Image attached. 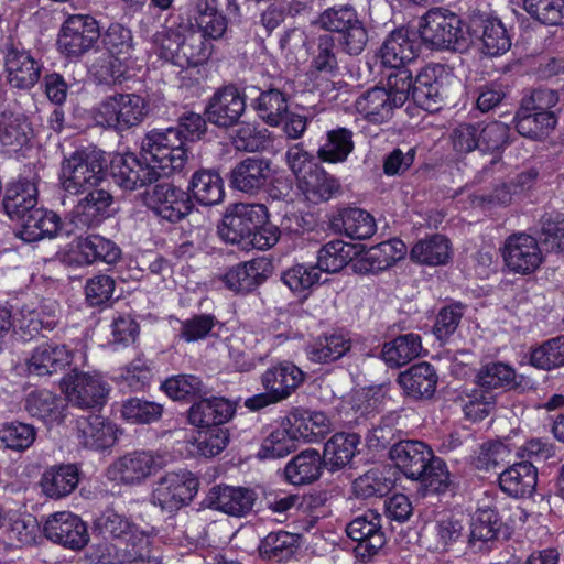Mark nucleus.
<instances>
[{"label": "nucleus", "instance_id": "obj_61", "mask_svg": "<svg viewBox=\"0 0 564 564\" xmlns=\"http://www.w3.org/2000/svg\"><path fill=\"white\" fill-rule=\"evenodd\" d=\"M530 361L532 366L544 370L564 366V335L551 338L533 349Z\"/></svg>", "mask_w": 564, "mask_h": 564}, {"label": "nucleus", "instance_id": "obj_44", "mask_svg": "<svg viewBox=\"0 0 564 564\" xmlns=\"http://www.w3.org/2000/svg\"><path fill=\"white\" fill-rule=\"evenodd\" d=\"M80 263L91 264L97 261L113 264L121 259V249L116 242L99 235H89L77 239Z\"/></svg>", "mask_w": 564, "mask_h": 564}, {"label": "nucleus", "instance_id": "obj_5", "mask_svg": "<svg viewBox=\"0 0 564 564\" xmlns=\"http://www.w3.org/2000/svg\"><path fill=\"white\" fill-rule=\"evenodd\" d=\"M149 105L138 94H113L105 97L93 110L97 126L124 132L139 126L147 117Z\"/></svg>", "mask_w": 564, "mask_h": 564}, {"label": "nucleus", "instance_id": "obj_11", "mask_svg": "<svg viewBox=\"0 0 564 564\" xmlns=\"http://www.w3.org/2000/svg\"><path fill=\"white\" fill-rule=\"evenodd\" d=\"M198 486V479L189 470L166 473L155 482L151 502L164 511H176L193 500Z\"/></svg>", "mask_w": 564, "mask_h": 564}, {"label": "nucleus", "instance_id": "obj_18", "mask_svg": "<svg viewBox=\"0 0 564 564\" xmlns=\"http://www.w3.org/2000/svg\"><path fill=\"white\" fill-rule=\"evenodd\" d=\"M502 257L510 271L522 275L535 272L543 262V253L538 240L523 232L511 235L506 239Z\"/></svg>", "mask_w": 564, "mask_h": 564}, {"label": "nucleus", "instance_id": "obj_58", "mask_svg": "<svg viewBox=\"0 0 564 564\" xmlns=\"http://www.w3.org/2000/svg\"><path fill=\"white\" fill-rule=\"evenodd\" d=\"M523 9L541 24L564 25V0H523Z\"/></svg>", "mask_w": 564, "mask_h": 564}, {"label": "nucleus", "instance_id": "obj_47", "mask_svg": "<svg viewBox=\"0 0 564 564\" xmlns=\"http://www.w3.org/2000/svg\"><path fill=\"white\" fill-rule=\"evenodd\" d=\"M32 133V129L22 116L12 112L0 113V147L2 151L11 153L24 148Z\"/></svg>", "mask_w": 564, "mask_h": 564}, {"label": "nucleus", "instance_id": "obj_20", "mask_svg": "<svg viewBox=\"0 0 564 564\" xmlns=\"http://www.w3.org/2000/svg\"><path fill=\"white\" fill-rule=\"evenodd\" d=\"M148 205L155 215L170 223L185 218L193 209L187 192L170 182L158 183L148 194Z\"/></svg>", "mask_w": 564, "mask_h": 564}, {"label": "nucleus", "instance_id": "obj_42", "mask_svg": "<svg viewBox=\"0 0 564 564\" xmlns=\"http://www.w3.org/2000/svg\"><path fill=\"white\" fill-rule=\"evenodd\" d=\"M322 457L316 449H305L294 456L284 467V479L294 486L316 481L322 474Z\"/></svg>", "mask_w": 564, "mask_h": 564}, {"label": "nucleus", "instance_id": "obj_2", "mask_svg": "<svg viewBox=\"0 0 564 564\" xmlns=\"http://www.w3.org/2000/svg\"><path fill=\"white\" fill-rule=\"evenodd\" d=\"M152 44L161 59L180 68L200 66L213 52L212 43L187 23L163 26L153 34Z\"/></svg>", "mask_w": 564, "mask_h": 564}, {"label": "nucleus", "instance_id": "obj_50", "mask_svg": "<svg viewBox=\"0 0 564 564\" xmlns=\"http://www.w3.org/2000/svg\"><path fill=\"white\" fill-rule=\"evenodd\" d=\"M196 11V25L199 34L204 35L205 40H219L225 35L228 29V20L217 9V0H198Z\"/></svg>", "mask_w": 564, "mask_h": 564}, {"label": "nucleus", "instance_id": "obj_54", "mask_svg": "<svg viewBox=\"0 0 564 564\" xmlns=\"http://www.w3.org/2000/svg\"><path fill=\"white\" fill-rule=\"evenodd\" d=\"M62 399L48 390L31 392L25 400V410L33 417L44 422H59L62 415Z\"/></svg>", "mask_w": 564, "mask_h": 564}, {"label": "nucleus", "instance_id": "obj_29", "mask_svg": "<svg viewBox=\"0 0 564 564\" xmlns=\"http://www.w3.org/2000/svg\"><path fill=\"white\" fill-rule=\"evenodd\" d=\"M17 224L19 226L17 236L25 242L52 239L62 228L61 217L55 212L39 206Z\"/></svg>", "mask_w": 564, "mask_h": 564}, {"label": "nucleus", "instance_id": "obj_60", "mask_svg": "<svg viewBox=\"0 0 564 564\" xmlns=\"http://www.w3.org/2000/svg\"><path fill=\"white\" fill-rule=\"evenodd\" d=\"M466 308L462 302H453L438 311L433 325V334L437 340L446 343L455 334Z\"/></svg>", "mask_w": 564, "mask_h": 564}, {"label": "nucleus", "instance_id": "obj_26", "mask_svg": "<svg viewBox=\"0 0 564 564\" xmlns=\"http://www.w3.org/2000/svg\"><path fill=\"white\" fill-rule=\"evenodd\" d=\"M73 209V223L78 228H91L111 216L112 195L99 187L88 189Z\"/></svg>", "mask_w": 564, "mask_h": 564}, {"label": "nucleus", "instance_id": "obj_21", "mask_svg": "<svg viewBox=\"0 0 564 564\" xmlns=\"http://www.w3.org/2000/svg\"><path fill=\"white\" fill-rule=\"evenodd\" d=\"M43 532L52 542L70 550L83 549L89 540L83 520L67 511L51 514L44 523Z\"/></svg>", "mask_w": 564, "mask_h": 564}, {"label": "nucleus", "instance_id": "obj_41", "mask_svg": "<svg viewBox=\"0 0 564 564\" xmlns=\"http://www.w3.org/2000/svg\"><path fill=\"white\" fill-rule=\"evenodd\" d=\"M360 436L356 433H336L324 445L322 462L332 471L343 469L354 458Z\"/></svg>", "mask_w": 564, "mask_h": 564}, {"label": "nucleus", "instance_id": "obj_46", "mask_svg": "<svg viewBox=\"0 0 564 564\" xmlns=\"http://www.w3.org/2000/svg\"><path fill=\"white\" fill-rule=\"evenodd\" d=\"M299 187L306 200L312 204L327 202L340 193L338 181L321 166L303 176Z\"/></svg>", "mask_w": 564, "mask_h": 564}, {"label": "nucleus", "instance_id": "obj_7", "mask_svg": "<svg viewBox=\"0 0 564 564\" xmlns=\"http://www.w3.org/2000/svg\"><path fill=\"white\" fill-rule=\"evenodd\" d=\"M181 132L173 127L150 130L141 142V152L147 160L169 176L183 170L187 161V151L181 139Z\"/></svg>", "mask_w": 564, "mask_h": 564}, {"label": "nucleus", "instance_id": "obj_56", "mask_svg": "<svg viewBox=\"0 0 564 564\" xmlns=\"http://www.w3.org/2000/svg\"><path fill=\"white\" fill-rule=\"evenodd\" d=\"M352 247L343 240H333L324 245L317 253L318 270L327 273H336L344 269L351 260Z\"/></svg>", "mask_w": 564, "mask_h": 564}, {"label": "nucleus", "instance_id": "obj_28", "mask_svg": "<svg viewBox=\"0 0 564 564\" xmlns=\"http://www.w3.org/2000/svg\"><path fill=\"white\" fill-rule=\"evenodd\" d=\"M250 107L259 119L270 127H278L283 121L289 110V96L275 87L260 88L254 95L248 97Z\"/></svg>", "mask_w": 564, "mask_h": 564}, {"label": "nucleus", "instance_id": "obj_64", "mask_svg": "<svg viewBox=\"0 0 564 564\" xmlns=\"http://www.w3.org/2000/svg\"><path fill=\"white\" fill-rule=\"evenodd\" d=\"M541 243L549 251H564V214L550 213L541 219Z\"/></svg>", "mask_w": 564, "mask_h": 564}, {"label": "nucleus", "instance_id": "obj_25", "mask_svg": "<svg viewBox=\"0 0 564 564\" xmlns=\"http://www.w3.org/2000/svg\"><path fill=\"white\" fill-rule=\"evenodd\" d=\"M421 43L414 31L405 28L393 30L380 48L381 62L387 67L405 66L413 62L420 53Z\"/></svg>", "mask_w": 564, "mask_h": 564}, {"label": "nucleus", "instance_id": "obj_9", "mask_svg": "<svg viewBox=\"0 0 564 564\" xmlns=\"http://www.w3.org/2000/svg\"><path fill=\"white\" fill-rule=\"evenodd\" d=\"M100 36L99 23L94 17L72 14L63 22L56 44L65 58L77 61L97 45Z\"/></svg>", "mask_w": 564, "mask_h": 564}, {"label": "nucleus", "instance_id": "obj_6", "mask_svg": "<svg viewBox=\"0 0 564 564\" xmlns=\"http://www.w3.org/2000/svg\"><path fill=\"white\" fill-rule=\"evenodd\" d=\"M326 32L339 34V45L349 55H359L368 43V32L350 4H338L325 9L312 22Z\"/></svg>", "mask_w": 564, "mask_h": 564}, {"label": "nucleus", "instance_id": "obj_52", "mask_svg": "<svg viewBox=\"0 0 564 564\" xmlns=\"http://www.w3.org/2000/svg\"><path fill=\"white\" fill-rule=\"evenodd\" d=\"M421 349L420 335L409 333L386 343L381 355L388 366L399 368L419 357Z\"/></svg>", "mask_w": 564, "mask_h": 564}, {"label": "nucleus", "instance_id": "obj_14", "mask_svg": "<svg viewBox=\"0 0 564 564\" xmlns=\"http://www.w3.org/2000/svg\"><path fill=\"white\" fill-rule=\"evenodd\" d=\"M467 33L469 41L477 40L481 52L489 56L502 55L511 47L505 24L488 12L474 11L468 19Z\"/></svg>", "mask_w": 564, "mask_h": 564}, {"label": "nucleus", "instance_id": "obj_1", "mask_svg": "<svg viewBox=\"0 0 564 564\" xmlns=\"http://www.w3.org/2000/svg\"><path fill=\"white\" fill-rule=\"evenodd\" d=\"M389 458L408 478L416 482L420 497L441 496L455 490V482L444 459L425 443L402 440L389 448Z\"/></svg>", "mask_w": 564, "mask_h": 564}, {"label": "nucleus", "instance_id": "obj_39", "mask_svg": "<svg viewBox=\"0 0 564 564\" xmlns=\"http://www.w3.org/2000/svg\"><path fill=\"white\" fill-rule=\"evenodd\" d=\"M187 194L202 206L218 205L225 196L223 178L215 170L200 169L192 175Z\"/></svg>", "mask_w": 564, "mask_h": 564}, {"label": "nucleus", "instance_id": "obj_49", "mask_svg": "<svg viewBox=\"0 0 564 564\" xmlns=\"http://www.w3.org/2000/svg\"><path fill=\"white\" fill-rule=\"evenodd\" d=\"M291 426L306 442H316L329 432V420L323 412L295 409L289 416Z\"/></svg>", "mask_w": 564, "mask_h": 564}, {"label": "nucleus", "instance_id": "obj_24", "mask_svg": "<svg viewBox=\"0 0 564 564\" xmlns=\"http://www.w3.org/2000/svg\"><path fill=\"white\" fill-rule=\"evenodd\" d=\"M235 413L236 404L226 398H202L188 409L187 420L197 429H225Z\"/></svg>", "mask_w": 564, "mask_h": 564}, {"label": "nucleus", "instance_id": "obj_40", "mask_svg": "<svg viewBox=\"0 0 564 564\" xmlns=\"http://www.w3.org/2000/svg\"><path fill=\"white\" fill-rule=\"evenodd\" d=\"M303 380V371L290 362L272 367L261 377L264 389L271 391L280 401L289 398Z\"/></svg>", "mask_w": 564, "mask_h": 564}, {"label": "nucleus", "instance_id": "obj_51", "mask_svg": "<svg viewBox=\"0 0 564 564\" xmlns=\"http://www.w3.org/2000/svg\"><path fill=\"white\" fill-rule=\"evenodd\" d=\"M350 340L341 334L323 335L306 348L308 359L317 364H329L340 359L350 350Z\"/></svg>", "mask_w": 564, "mask_h": 564}, {"label": "nucleus", "instance_id": "obj_59", "mask_svg": "<svg viewBox=\"0 0 564 564\" xmlns=\"http://www.w3.org/2000/svg\"><path fill=\"white\" fill-rule=\"evenodd\" d=\"M394 482L380 469H370L359 476L352 484L356 497L369 499L383 497L390 492Z\"/></svg>", "mask_w": 564, "mask_h": 564}, {"label": "nucleus", "instance_id": "obj_17", "mask_svg": "<svg viewBox=\"0 0 564 564\" xmlns=\"http://www.w3.org/2000/svg\"><path fill=\"white\" fill-rule=\"evenodd\" d=\"M7 80L11 87L29 90L40 80L43 64L21 43H8L3 50Z\"/></svg>", "mask_w": 564, "mask_h": 564}, {"label": "nucleus", "instance_id": "obj_3", "mask_svg": "<svg viewBox=\"0 0 564 564\" xmlns=\"http://www.w3.org/2000/svg\"><path fill=\"white\" fill-rule=\"evenodd\" d=\"M107 170L108 160L104 151L93 147L76 150L62 161L61 187L67 195H83L93 187L101 186Z\"/></svg>", "mask_w": 564, "mask_h": 564}, {"label": "nucleus", "instance_id": "obj_30", "mask_svg": "<svg viewBox=\"0 0 564 564\" xmlns=\"http://www.w3.org/2000/svg\"><path fill=\"white\" fill-rule=\"evenodd\" d=\"M118 429L105 417L96 414L77 420V437L86 448L104 451L115 445Z\"/></svg>", "mask_w": 564, "mask_h": 564}, {"label": "nucleus", "instance_id": "obj_34", "mask_svg": "<svg viewBox=\"0 0 564 564\" xmlns=\"http://www.w3.org/2000/svg\"><path fill=\"white\" fill-rule=\"evenodd\" d=\"M536 481L538 470L533 463L528 460L514 463L499 475L501 490L514 498L531 496Z\"/></svg>", "mask_w": 564, "mask_h": 564}, {"label": "nucleus", "instance_id": "obj_62", "mask_svg": "<svg viewBox=\"0 0 564 564\" xmlns=\"http://www.w3.org/2000/svg\"><path fill=\"white\" fill-rule=\"evenodd\" d=\"M99 40L107 52L116 57V61L120 57L127 58L133 47L131 31L120 23L110 24Z\"/></svg>", "mask_w": 564, "mask_h": 564}, {"label": "nucleus", "instance_id": "obj_33", "mask_svg": "<svg viewBox=\"0 0 564 564\" xmlns=\"http://www.w3.org/2000/svg\"><path fill=\"white\" fill-rule=\"evenodd\" d=\"M37 195L36 185L31 181L12 183L6 189L3 209L12 221L19 223L37 206Z\"/></svg>", "mask_w": 564, "mask_h": 564}, {"label": "nucleus", "instance_id": "obj_57", "mask_svg": "<svg viewBox=\"0 0 564 564\" xmlns=\"http://www.w3.org/2000/svg\"><path fill=\"white\" fill-rule=\"evenodd\" d=\"M311 68L329 76H334L338 72L337 46L334 35L324 33L316 39Z\"/></svg>", "mask_w": 564, "mask_h": 564}, {"label": "nucleus", "instance_id": "obj_32", "mask_svg": "<svg viewBox=\"0 0 564 564\" xmlns=\"http://www.w3.org/2000/svg\"><path fill=\"white\" fill-rule=\"evenodd\" d=\"M357 111L372 123H383L391 119L394 109L400 108L395 98L384 87L376 86L362 93L355 102Z\"/></svg>", "mask_w": 564, "mask_h": 564}, {"label": "nucleus", "instance_id": "obj_45", "mask_svg": "<svg viewBox=\"0 0 564 564\" xmlns=\"http://www.w3.org/2000/svg\"><path fill=\"white\" fill-rule=\"evenodd\" d=\"M513 121L519 134L528 139L540 140L555 129L557 117L555 112L531 111L528 107H520Z\"/></svg>", "mask_w": 564, "mask_h": 564}, {"label": "nucleus", "instance_id": "obj_16", "mask_svg": "<svg viewBox=\"0 0 564 564\" xmlns=\"http://www.w3.org/2000/svg\"><path fill=\"white\" fill-rule=\"evenodd\" d=\"M162 468V459L149 451H133L118 457L107 477L124 485H140Z\"/></svg>", "mask_w": 564, "mask_h": 564}, {"label": "nucleus", "instance_id": "obj_63", "mask_svg": "<svg viewBox=\"0 0 564 564\" xmlns=\"http://www.w3.org/2000/svg\"><path fill=\"white\" fill-rule=\"evenodd\" d=\"M478 126V143L481 152H500L510 143V127L500 121Z\"/></svg>", "mask_w": 564, "mask_h": 564}, {"label": "nucleus", "instance_id": "obj_13", "mask_svg": "<svg viewBox=\"0 0 564 564\" xmlns=\"http://www.w3.org/2000/svg\"><path fill=\"white\" fill-rule=\"evenodd\" d=\"M452 79L453 75L447 66L443 64L425 66L414 77L413 102L429 112L440 110L447 93L445 85Z\"/></svg>", "mask_w": 564, "mask_h": 564}, {"label": "nucleus", "instance_id": "obj_37", "mask_svg": "<svg viewBox=\"0 0 564 564\" xmlns=\"http://www.w3.org/2000/svg\"><path fill=\"white\" fill-rule=\"evenodd\" d=\"M332 227L355 240L368 239L377 230L373 216L357 207L339 210L332 219Z\"/></svg>", "mask_w": 564, "mask_h": 564}, {"label": "nucleus", "instance_id": "obj_27", "mask_svg": "<svg viewBox=\"0 0 564 564\" xmlns=\"http://www.w3.org/2000/svg\"><path fill=\"white\" fill-rule=\"evenodd\" d=\"M257 500V494L245 487L215 486L207 497L206 505L232 517H243L249 513Z\"/></svg>", "mask_w": 564, "mask_h": 564}, {"label": "nucleus", "instance_id": "obj_22", "mask_svg": "<svg viewBox=\"0 0 564 564\" xmlns=\"http://www.w3.org/2000/svg\"><path fill=\"white\" fill-rule=\"evenodd\" d=\"M271 165L270 159L258 155L241 160L230 171L231 188L251 195L258 194L271 180Z\"/></svg>", "mask_w": 564, "mask_h": 564}, {"label": "nucleus", "instance_id": "obj_48", "mask_svg": "<svg viewBox=\"0 0 564 564\" xmlns=\"http://www.w3.org/2000/svg\"><path fill=\"white\" fill-rule=\"evenodd\" d=\"M300 534L290 533L284 530L270 532L258 546L262 558L278 562L290 560L301 546Z\"/></svg>", "mask_w": 564, "mask_h": 564}, {"label": "nucleus", "instance_id": "obj_36", "mask_svg": "<svg viewBox=\"0 0 564 564\" xmlns=\"http://www.w3.org/2000/svg\"><path fill=\"white\" fill-rule=\"evenodd\" d=\"M80 469L76 464H59L47 468L41 478L43 492L53 499L72 494L78 486Z\"/></svg>", "mask_w": 564, "mask_h": 564}, {"label": "nucleus", "instance_id": "obj_10", "mask_svg": "<svg viewBox=\"0 0 564 564\" xmlns=\"http://www.w3.org/2000/svg\"><path fill=\"white\" fill-rule=\"evenodd\" d=\"M258 90V86L247 85L240 90L235 84L224 85L209 98L204 116L209 123L228 129L239 124L247 109V98Z\"/></svg>", "mask_w": 564, "mask_h": 564}, {"label": "nucleus", "instance_id": "obj_23", "mask_svg": "<svg viewBox=\"0 0 564 564\" xmlns=\"http://www.w3.org/2000/svg\"><path fill=\"white\" fill-rule=\"evenodd\" d=\"M272 270L265 258H256L230 267L221 276L226 288L237 294H249L265 282Z\"/></svg>", "mask_w": 564, "mask_h": 564}, {"label": "nucleus", "instance_id": "obj_4", "mask_svg": "<svg viewBox=\"0 0 564 564\" xmlns=\"http://www.w3.org/2000/svg\"><path fill=\"white\" fill-rule=\"evenodd\" d=\"M467 35L462 19L455 13L433 9L421 18L419 36L431 50L466 52L470 45Z\"/></svg>", "mask_w": 564, "mask_h": 564}, {"label": "nucleus", "instance_id": "obj_15", "mask_svg": "<svg viewBox=\"0 0 564 564\" xmlns=\"http://www.w3.org/2000/svg\"><path fill=\"white\" fill-rule=\"evenodd\" d=\"M68 401L79 409L99 410L108 397V384L98 375L73 370L64 378Z\"/></svg>", "mask_w": 564, "mask_h": 564}, {"label": "nucleus", "instance_id": "obj_8", "mask_svg": "<svg viewBox=\"0 0 564 564\" xmlns=\"http://www.w3.org/2000/svg\"><path fill=\"white\" fill-rule=\"evenodd\" d=\"M268 218L263 204H235L225 213L217 232L224 242L249 249L252 232Z\"/></svg>", "mask_w": 564, "mask_h": 564}, {"label": "nucleus", "instance_id": "obj_43", "mask_svg": "<svg viewBox=\"0 0 564 564\" xmlns=\"http://www.w3.org/2000/svg\"><path fill=\"white\" fill-rule=\"evenodd\" d=\"M354 149V132L338 126L327 130L325 140L319 145L316 155L322 162L338 164L346 162Z\"/></svg>", "mask_w": 564, "mask_h": 564}, {"label": "nucleus", "instance_id": "obj_35", "mask_svg": "<svg viewBox=\"0 0 564 564\" xmlns=\"http://www.w3.org/2000/svg\"><path fill=\"white\" fill-rule=\"evenodd\" d=\"M437 373L429 362H419L401 372L398 382L404 392L413 399H429L436 389Z\"/></svg>", "mask_w": 564, "mask_h": 564}, {"label": "nucleus", "instance_id": "obj_38", "mask_svg": "<svg viewBox=\"0 0 564 564\" xmlns=\"http://www.w3.org/2000/svg\"><path fill=\"white\" fill-rule=\"evenodd\" d=\"M501 521L495 509H478L471 518L468 545L474 552L488 551L497 539Z\"/></svg>", "mask_w": 564, "mask_h": 564}, {"label": "nucleus", "instance_id": "obj_12", "mask_svg": "<svg viewBox=\"0 0 564 564\" xmlns=\"http://www.w3.org/2000/svg\"><path fill=\"white\" fill-rule=\"evenodd\" d=\"M110 171L115 183L126 191H135L166 177L151 160L134 153L116 155L110 162Z\"/></svg>", "mask_w": 564, "mask_h": 564}, {"label": "nucleus", "instance_id": "obj_53", "mask_svg": "<svg viewBox=\"0 0 564 564\" xmlns=\"http://www.w3.org/2000/svg\"><path fill=\"white\" fill-rule=\"evenodd\" d=\"M410 256L412 260L422 264H444L451 257L449 240L443 235H433L417 241Z\"/></svg>", "mask_w": 564, "mask_h": 564}, {"label": "nucleus", "instance_id": "obj_55", "mask_svg": "<svg viewBox=\"0 0 564 564\" xmlns=\"http://www.w3.org/2000/svg\"><path fill=\"white\" fill-rule=\"evenodd\" d=\"M56 324L57 319L55 307H50V312L45 313L43 308H31L30 306L24 305L15 318L17 327L24 336L30 338L37 335L42 329H54Z\"/></svg>", "mask_w": 564, "mask_h": 564}, {"label": "nucleus", "instance_id": "obj_31", "mask_svg": "<svg viewBox=\"0 0 564 564\" xmlns=\"http://www.w3.org/2000/svg\"><path fill=\"white\" fill-rule=\"evenodd\" d=\"M72 351L66 345L44 343L32 351L26 360L29 375L48 376L63 370L70 364Z\"/></svg>", "mask_w": 564, "mask_h": 564}, {"label": "nucleus", "instance_id": "obj_19", "mask_svg": "<svg viewBox=\"0 0 564 564\" xmlns=\"http://www.w3.org/2000/svg\"><path fill=\"white\" fill-rule=\"evenodd\" d=\"M346 533L357 542L355 553L361 560L371 558L386 544L381 516L373 510H368L351 520L346 527Z\"/></svg>", "mask_w": 564, "mask_h": 564}]
</instances>
